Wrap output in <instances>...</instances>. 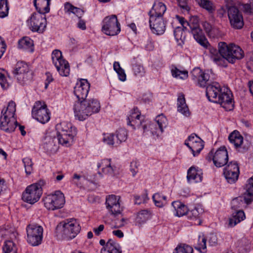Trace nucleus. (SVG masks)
Here are the masks:
<instances>
[{
  "label": "nucleus",
  "mask_w": 253,
  "mask_h": 253,
  "mask_svg": "<svg viewBox=\"0 0 253 253\" xmlns=\"http://www.w3.org/2000/svg\"><path fill=\"white\" fill-rule=\"evenodd\" d=\"M218 45V50L210 47L211 58L218 66L226 67L227 62L233 64L244 56L243 50L238 45L233 43L227 44L225 42H220Z\"/></svg>",
  "instance_id": "nucleus-1"
},
{
  "label": "nucleus",
  "mask_w": 253,
  "mask_h": 253,
  "mask_svg": "<svg viewBox=\"0 0 253 253\" xmlns=\"http://www.w3.org/2000/svg\"><path fill=\"white\" fill-rule=\"evenodd\" d=\"M100 109V102L94 98L77 102L74 107L75 116L80 121H84L93 114L98 113Z\"/></svg>",
  "instance_id": "nucleus-2"
},
{
  "label": "nucleus",
  "mask_w": 253,
  "mask_h": 253,
  "mask_svg": "<svg viewBox=\"0 0 253 253\" xmlns=\"http://www.w3.org/2000/svg\"><path fill=\"white\" fill-rule=\"evenodd\" d=\"M44 184V181L40 180L36 183L28 186L22 193V200L31 205L37 203L42 195V187Z\"/></svg>",
  "instance_id": "nucleus-3"
},
{
  "label": "nucleus",
  "mask_w": 253,
  "mask_h": 253,
  "mask_svg": "<svg viewBox=\"0 0 253 253\" xmlns=\"http://www.w3.org/2000/svg\"><path fill=\"white\" fill-rule=\"evenodd\" d=\"M32 117L44 124L47 123L50 119V112L47 108V105L43 101L35 102L32 110Z\"/></svg>",
  "instance_id": "nucleus-4"
},
{
  "label": "nucleus",
  "mask_w": 253,
  "mask_h": 253,
  "mask_svg": "<svg viewBox=\"0 0 253 253\" xmlns=\"http://www.w3.org/2000/svg\"><path fill=\"white\" fill-rule=\"evenodd\" d=\"M44 206L48 210L55 211L62 208L65 203L64 194L60 191H56L43 199Z\"/></svg>",
  "instance_id": "nucleus-5"
},
{
  "label": "nucleus",
  "mask_w": 253,
  "mask_h": 253,
  "mask_svg": "<svg viewBox=\"0 0 253 253\" xmlns=\"http://www.w3.org/2000/svg\"><path fill=\"white\" fill-rule=\"evenodd\" d=\"M102 32L106 35L114 36L121 31V25L116 15L105 17L102 22Z\"/></svg>",
  "instance_id": "nucleus-6"
},
{
  "label": "nucleus",
  "mask_w": 253,
  "mask_h": 253,
  "mask_svg": "<svg viewBox=\"0 0 253 253\" xmlns=\"http://www.w3.org/2000/svg\"><path fill=\"white\" fill-rule=\"evenodd\" d=\"M206 159L210 162L213 161L214 165L220 168L227 164L228 155L225 147H221L215 151L213 149L208 154Z\"/></svg>",
  "instance_id": "nucleus-7"
},
{
  "label": "nucleus",
  "mask_w": 253,
  "mask_h": 253,
  "mask_svg": "<svg viewBox=\"0 0 253 253\" xmlns=\"http://www.w3.org/2000/svg\"><path fill=\"white\" fill-rule=\"evenodd\" d=\"M52 63L61 76L67 77L70 74V68L68 62L64 59L61 52L54 50L52 53Z\"/></svg>",
  "instance_id": "nucleus-8"
},
{
  "label": "nucleus",
  "mask_w": 253,
  "mask_h": 253,
  "mask_svg": "<svg viewBox=\"0 0 253 253\" xmlns=\"http://www.w3.org/2000/svg\"><path fill=\"white\" fill-rule=\"evenodd\" d=\"M27 242L33 246L41 244L42 239L43 228L35 224H30L26 228Z\"/></svg>",
  "instance_id": "nucleus-9"
},
{
  "label": "nucleus",
  "mask_w": 253,
  "mask_h": 253,
  "mask_svg": "<svg viewBox=\"0 0 253 253\" xmlns=\"http://www.w3.org/2000/svg\"><path fill=\"white\" fill-rule=\"evenodd\" d=\"M30 29L33 32L42 33L45 30L47 22L45 15L41 13H34L27 20Z\"/></svg>",
  "instance_id": "nucleus-10"
},
{
  "label": "nucleus",
  "mask_w": 253,
  "mask_h": 253,
  "mask_svg": "<svg viewBox=\"0 0 253 253\" xmlns=\"http://www.w3.org/2000/svg\"><path fill=\"white\" fill-rule=\"evenodd\" d=\"M62 227L63 235L68 239L75 238L80 231V227L74 219H66L60 222L57 227Z\"/></svg>",
  "instance_id": "nucleus-11"
},
{
  "label": "nucleus",
  "mask_w": 253,
  "mask_h": 253,
  "mask_svg": "<svg viewBox=\"0 0 253 253\" xmlns=\"http://www.w3.org/2000/svg\"><path fill=\"white\" fill-rule=\"evenodd\" d=\"M228 16L230 24L234 28L240 29L244 25L243 18L239 9L235 6L227 7Z\"/></svg>",
  "instance_id": "nucleus-12"
},
{
  "label": "nucleus",
  "mask_w": 253,
  "mask_h": 253,
  "mask_svg": "<svg viewBox=\"0 0 253 253\" xmlns=\"http://www.w3.org/2000/svg\"><path fill=\"white\" fill-rule=\"evenodd\" d=\"M120 198L114 195H109L106 199V208L114 216L121 214L123 208L121 207Z\"/></svg>",
  "instance_id": "nucleus-13"
},
{
  "label": "nucleus",
  "mask_w": 253,
  "mask_h": 253,
  "mask_svg": "<svg viewBox=\"0 0 253 253\" xmlns=\"http://www.w3.org/2000/svg\"><path fill=\"white\" fill-rule=\"evenodd\" d=\"M239 173L238 164L235 161L229 162L224 169V175L227 182L230 183H234L238 180Z\"/></svg>",
  "instance_id": "nucleus-14"
},
{
  "label": "nucleus",
  "mask_w": 253,
  "mask_h": 253,
  "mask_svg": "<svg viewBox=\"0 0 253 253\" xmlns=\"http://www.w3.org/2000/svg\"><path fill=\"white\" fill-rule=\"evenodd\" d=\"M185 144L191 150L193 156H197L203 149L204 141L195 134H192L185 140Z\"/></svg>",
  "instance_id": "nucleus-15"
},
{
  "label": "nucleus",
  "mask_w": 253,
  "mask_h": 253,
  "mask_svg": "<svg viewBox=\"0 0 253 253\" xmlns=\"http://www.w3.org/2000/svg\"><path fill=\"white\" fill-rule=\"evenodd\" d=\"M90 84L86 80L81 79L78 81L74 87V94L80 102L86 99L89 90Z\"/></svg>",
  "instance_id": "nucleus-16"
},
{
  "label": "nucleus",
  "mask_w": 253,
  "mask_h": 253,
  "mask_svg": "<svg viewBox=\"0 0 253 253\" xmlns=\"http://www.w3.org/2000/svg\"><path fill=\"white\" fill-rule=\"evenodd\" d=\"M191 76L192 80L200 87L208 86L210 78L208 73L202 71L199 68H195L191 71Z\"/></svg>",
  "instance_id": "nucleus-17"
},
{
  "label": "nucleus",
  "mask_w": 253,
  "mask_h": 253,
  "mask_svg": "<svg viewBox=\"0 0 253 253\" xmlns=\"http://www.w3.org/2000/svg\"><path fill=\"white\" fill-rule=\"evenodd\" d=\"M167 124V118L163 115H159L154 122L149 125V128L153 135L158 137L162 133L163 128L166 127Z\"/></svg>",
  "instance_id": "nucleus-18"
},
{
  "label": "nucleus",
  "mask_w": 253,
  "mask_h": 253,
  "mask_svg": "<svg viewBox=\"0 0 253 253\" xmlns=\"http://www.w3.org/2000/svg\"><path fill=\"white\" fill-rule=\"evenodd\" d=\"M232 95L227 89H224L219 94L215 103H219L226 111L232 110L234 108Z\"/></svg>",
  "instance_id": "nucleus-19"
},
{
  "label": "nucleus",
  "mask_w": 253,
  "mask_h": 253,
  "mask_svg": "<svg viewBox=\"0 0 253 253\" xmlns=\"http://www.w3.org/2000/svg\"><path fill=\"white\" fill-rule=\"evenodd\" d=\"M29 68L28 65L24 62H18L13 73L18 82L24 84L27 80V74Z\"/></svg>",
  "instance_id": "nucleus-20"
},
{
  "label": "nucleus",
  "mask_w": 253,
  "mask_h": 253,
  "mask_svg": "<svg viewBox=\"0 0 253 253\" xmlns=\"http://www.w3.org/2000/svg\"><path fill=\"white\" fill-rule=\"evenodd\" d=\"M150 27L153 33L156 35H162L166 30V22L163 18H149Z\"/></svg>",
  "instance_id": "nucleus-21"
},
{
  "label": "nucleus",
  "mask_w": 253,
  "mask_h": 253,
  "mask_svg": "<svg viewBox=\"0 0 253 253\" xmlns=\"http://www.w3.org/2000/svg\"><path fill=\"white\" fill-rule=\"evenodd\" d=\"M18 126L16 118H8L1 117L0 118V129L6 132L10 133L14 131Z\"/></svg>",
  "instance_id": "nucleus-22"
},
{
  "label": "nucleus",
  "mask_w": 253,
  "mask_h": 253,
  "mask_svg": "<svg viewBox=\"0 0 253 253\" xmlns=\"http://www.w3.org/2000/svg\"><path fill=\"white\" fill-rule=\"evenodd\" d=\"M222 91L220 85L217 83L207 86L206 96L209 101L215 102L218 97L219 94Z\"/></svg>",
  "instance_id": "nucleus-23"
},
{
  "label": "nucleus",
  "mask_w": 253,
  "mask_h": 253,
  "mask_svg": "<svg viewBox=\"0 0 253 253\" xmlns=\"http://www.w3.org/2000/svg\"><path fill=\"white\" fill-rule=\"evenodd\" d=\"M194 39L202 46L209 49L210 52V47L211 46L207 39H206L204 33L200 27L195 28L191 30Z\"/></svg>",
  "instance_id": "nucleus-24"
},
{
  "label": "nucleus",
  "mask_w": 253,
  "mask_h": 253,
  "mask_svg": "<svg viewBox=\"0 0 253 253\" xmlns=\"http://www.w3.org/2000/svg\"><path fill=\"white\" fill-rule=\"evenodd\" d=\"M167 9L165 4L160 1H155L149 12L150 17L163 18Z\"/></svg>",
  "instance_id": "nucleus-25"
},
{
  "label": "nucleus",
  "mask_w": 253,
  "mask_h": 253,
  "mask_svg": "<svg viewBox=\"0 0 253 253\" xmlns=\"http://www.w3.org/2000/svg\"><path fill=\"white\" fill-rule=\"evenodd\" d=\"M203 172L201 169L194 166L191 167L187 171V180L188 181L199 182L203 178Z\"/></svg>",
  "instance_id": "nucleus-26"
},
{
  "label": "nucleus",
  "mask_w": 253,
  "mask_h": 253,
  "mask_svg": "<svg viewBox=\"0 0 253 253\" xmlns=\"http://www.w3.org/2000/svg\"><path fill=\"white\" fill-rule=\"evenodd\" d=\"M177 102V111L186 117H189L190 115V112L186 103L185 95L183 93L178 94Z\"/></svg>",
  "instance_id": "nucleus-27"
},
{
  "label": "nucleus",
  "mask_w": 253,
  "mask_h": 253,
  "mask_svg": "<svg viewBox=\"0 0 253 253\" xmlns=\"http://www.w3.org/2000/svg\"><path fill=\"white\" fill-rule=\"evenodd\" d=\"M100 168L102 172L105 174L110 175H113L116 170V167L111 164V159L102 160L97 166Z\"/></svg>",
  "instance_id": "nucleus-28"
},
{
  "label": "nucleus",
  "mask_w": 253,
  "mask_h": 253,
  "mask_svg": "<svg viewBox=\"0 0 253 253\" xmlns=\"http://www.w3.org/2000/svg\"><path fill=\"white\" fill-rule=\"evenodd\" d=\"M50 0H34V4L38 13L45 14L49 12Z\"/></svg>",
  "instance_id": "nucleus-29"
},
{
  "label": "nucleus",
  "mask_w": 253,
  "mask_h": 253,
  "mask_svg": "<svg viewBox=\"0 0 253 253\" xmlns=\"http://www.w3.org/2000/svg\"><path fill=\"white\" fill-rule=\"evenodd\" d=\"M56 128L58 132H63V133L71 134L74 135H76L77 134L76 128L70 122H61L56 126Z\"/></svg>",
  "instance_id": "nucleus-30"
},
{
  "label": "nucleus",
  "mask_w": 253,
  "mask_h": 253,
  "mask_svg": "<svg viewBox=\"0 0 253 253\" xmlns=\"http://www.w3.org/2000/svg\"><path fill=\"white\" fill-rule=\"evenodd\" d=\"M203 212L202 209L196 207L191 211H188L187 215L189 219L195 221L194 224L200 225L202 223L201 217Z\"/></svg>",
  "instance_id": "nucleus-31"
},
{
  "label": "nucleus",
  "mask_w": 253,
  "mask_h": 253,
  "mask_svg": "<svg viewBox=\"0 0 253 253\" xmlns=\"http://www.w3.org/2000/svg\"><path fill=\"white\" fill-rule=\"evenodd\" d=\"M122 251L119 245L112 239H109L106 243L105 247L101 250V253H121Z\"/></svg>",
  "instance_id": "nucleus-32"
},
{
  "label": "nucleus",
  "mask_w": 253,
  "mask_h": 253,
  "mask_svg": "<svg viewBox=\"0 0 253 253\" xmlns=\"http://www.w3.org/2000/svg\"><path fill=\"white\" fill-rule=\"evenodd\" d=\"M16 105L15 102L10 101L7 107L3 108L1 112V117H7L8 118H16L15 112Z\"/></svg>",
  "instance_id": "nucleus-33"
},
{
  "label": "nucleus",
  "mask_w": 253,
  "mask_h": 253,
  "mask_svg": "<svg viewBox=\"0 0 253 253\" xmlns=\"http://www.w3.org/2000/svg\"><path fill=\"white\" fill-rule=\"evenodd\" d=\"M151 216L152 213L150 210H141L138 211L136 214L135 218L136 223L141 226L151 218Z\"/></svg>",
  "instance_id": "nucleus-34"
},
{
  "label": "nucleus",
  "mask_w": 253,
  "mask_h": 253,
  "mask_svg": "<svg viewBox=\"0 0 253 253\" xmlns=\"http://www.w3.org/2000/svg\"><path fill=\"white\" fill-rule=\"evenodd\" d=\"M75 136L71 134L63 133V132H58L57 133V138L59 143L66 146H69L72 144Z\"/></svg>",
  "instance_id": "nucleus-35"
},
{
  "label": "nucleus",
  "mask_w": 253,
  "mask_h": 253,
  "mask_svg": "<svg viewBox=\"0 0 253 253\" xmlns=\"http://www.w3.org/2000/svg\"><path fill=\"white\" fill-rule=\"evenodd\" d=\"M246 191L244 193L247 203L253 201V176L249 178L245 186Z\"/></svg>",
  "instance_id": "nucleus-36"
},
{
  "label": "nucleus",
  "mask_w": 253,
  "mask_h": 253,
  "mask_svg": "<svg viewBox=\"0 0 253 253\" xmlns=\"http://www.w3.org/2000/svg\"><path fill=\"white\" fill-rule=\"evenodd\" d=\"M172 206L174 209L176 216L180 217L187 214L188 209L183 203L178 201H174L172 203Z\"/></svg>",
  "instance_id": "nucleus-37"
},
{
  "label": "nucleus",
  "mask_w": 253,
  "mask_h": 253,
  "mask_svg": "<svg viewBox=\"0 0 253 253\" xmlns=\"http://www.w3.org/2000/svg\"><path fill=\"white\" fill-rule=\"evenodd\" d=\"M229 140L233 144L235 148H238L240 147L243 142V137L237 130H234L232 132L228 137Z\"/></svg>",
  "instance_id": "nucleus-38"
},
{
  "label": "nucleus",
  "mask_w": 253,
  "mask_h": 253,
  "mask_svg": "<svg viewBox=\"0 0 253 253\" xmlns=\"http://www.w3.org/2000/svg\"><path fill=\"white\" fill-rule=\"evenodd\" d=\"M245 214L243 211H236L233 213L232 216L229 219V225L231 227L235 226L237 224L245 219Z\"/></svg>",
  "instance_id": "nucleus-39"
},
{
  "label": "nucleus",
  "mask_w": 253,
  "mask_h": 253,
  "mask_svg": "<svg viewBox=\"0 0 253 253\" xmlns=\"http://www.w3.org/2000/svg\"><path fill=\"white\" fill-rule=\"evenodd\" d=\"M204 29L208 35L211 38H215L219 35V30L218 28L212 26L209 23L205 21L202 23Z\"/></svg>",
  "instance_id": "nucleus-40"
},
{
  "label": "nucleus",
  "mask_w": 253,
  "mask_h": 253,
  "mask_svg": "<svg viewBox=\"0 0 253 253\" xmlns=\"http://www.w3.org/2000/svg\"><path fill=\"white\" fill-rule=\"evenodd\" d=\"M34 43L29 37H24L19 41L18 47L25 50H29L31 52L34 51Z\"/></svg>",
  "instance_id": "nucleus-41"
},
{
  "label": "nucleus",
  "mask_w": 253,
  "mask_h": 253,
  "mask_svg": "<svg viewBox=\"0 0 253 253\" xmlns=\"http://www.w3.org/2000/svg\"><path fill=\"white\" fill-rule=\"evenodd\" d=\"M251 203H247L245 200V195L234 199L231 202V207L232 209L238 211V209L243 207L245 204L248 205Z\"/></svg>",
  "instance_id": "nucleus-42"
},
{
  "label": "nucleus",
  "mask_w": 253,
  "mask_h": 253,
  "mask_svg": "<svg viewBox=\"0 0 253 253\" xmlns=\"http://www.w3.org/2000/svg\"><path fill=\"white\" fill-rule=\"evenodd\" d=\"M172 76L176 78L184 80L188 78V73L186 70L181 71L178 69L176 67L172 66L171 69Z\"/></svg>",
  "instance_id": "nucleus-43"
},
{
  "label": "nucleus",
  "mask_w": 253,
  "mask_h": 253,
  "mask_svg": "<svg viewBox=\"0 0 253 253\" xmlns=\"http://www.w3.org/2000/svg\"><path fill=\"white\" fill-rule=\"evenodd\" d=\"M196 1L201 7L211 13L213 12L215 10L212 2L210 0H196Z\"/></svg>",
  "instance_id": "nucleus-44"
},
{
  "label": "nucleus",
  "mask_w": 253,
  "mask_h": 253,
  "mask_svg": "<svg viewBox=\"0 0 253 253\" xmlns=\"http://www.w3.org/2000/svg\"><path fill=\"white\" fill-rule=\"evenodd\" d=\"M173 253H193V249L188 245L180 244L175 248Z\"/></svg>",
  "instance_id": "nucleus-45"
},
{
  "label": "nucleus",
  "mask_w": 253,
  "mask_h": 253,
  "mask_svg": "<svg viewBox=\"0 0 253 253\" xmlns=\"http://www.w3.org/2000/svg\"><path fill=\"white\" fill-rule=\"evenodd\" d=\"M184 29L180 27H177L174 31V36L177 42L179 44L183 43L185 39V35L184 32Z\"/></svg>",
  "instance_id": "nucleus-46"
},
{
  "label": "nucleus",
  "mask_w": 253,
  "mask_h": 253,
  "mask_svg": "<svg viewBox=\"0 0 253 253\" xmlns=\"http://www.w3.org/2000/svg\"><path fill=\"white\" fill-rule=\"evenodd\" d=\"M25 167V170L27 175H30L33 171V163L30 158H24L22 160Z\"/></svg>",
  "instance_id": "nucleus-47"
},
{
  "label": "nucleus",
  "mask_w": 253,
  "mask_h": 253,
  "mask_svg": "<svg viewBox=\"0 0 253 253\" xmlns=\"http://www.w3.org/2000/svg\"><path fill=\"white\" fill-rule=\"evenodd\" d=\"M4 253H17L14 243L11 241H6L3 247Z\"/></svg>",
  "instance_id": "nucleus-48"
},
{
  "label": "nucleus",
  "mask_w": 253,
  "mask_h": 253,
  "mask_svg": "<svg viewBox=\"0 0 253 253\" xmlns=\"http://www.w3.org/2000/svg\"><path fill=\"white\" fill-rule=\"evenodd\" d=\"M144 117L140 116V117L137 118L136 120H134L132 123L129 125L131 126L133 128H139L141 126L144 130L146 131L147 129V126L145 124H144Z\"/></svg>",
  "instance_id": "nucleus-49"
},
{
  "label": "nucleus",
  "mask_w": 253,
  "mask_h": 253,
  "mask_svg": "<svg viewBox=\"0 0 253 253\" xmlns=\"http://www.w3.org/2000/svg\"><path fill=\"white\" fill-rule=\"evenodd\" d=\"M206 242L207 239L204 236H200L199 237L198 244L195 247V249L203 253L206 251Z\"/></svg>",
  "instance_id": "nucleus-50"
},
{
  "label": "nucleus",
  "mask_w": 253,
  "mask_h": 253,
  "mask_svg": "<svg viewBox=\"0 0 253 253\" xmlns=\"http://www.w3.org/2000/svg\"><path fill=\"white\" fill-rule=\"evenodd\" d=\"M8 13V0H0V17L4 18Z\"/></svg>",
  "instance_id": "nucleus-51"
},
{
  "label": "nucleus",
  "mask_w": 253,
  "mask_h": 253,
  "mask_svg": "<svg viewBox=\"0 0 253 253\" xmlns=\"http://www.w3.org/2000/svg\"><path fill=\"white\" fill-rule=\"evenodd\" d=\"M6 75L8 76L7 71L0 68V84L3 88H7L9 86V84L7 81Z\"/></svg>",
  "instance_id": "nucleus-52"
},
{
  "label": "nucleus",
  "mask_w": 253,
  "mask_h": 253,
  "mask_svg": "<svg viewBox=\"0 0 253 253\" xmlns=\"http://www.w3.org/2000/svg\"><path fill=\"white\" fill-rule=\"evenodd\" d=\"M141 115V113L139 112L138 109L136 107L134 108L132 110H131L130 115L127 117V125H129L132 123V122L136 120L137 118L140 117Z\"/></svg>",
  "instance_id": "nucleus-53"
},
{
  "label": "nucleus",
  "mask_w": 253,
  "mask_h": 253,
  "mask_svg": "<svg viewBox=\"0 0 253 253\" xmlns=\"http://www.w3.org/2000/svg\"><path fill=\"white\" fill-rule=\"evenodd\" d=\"M132 70L134 75L136 76L142 77H143L145 75V69L143 66L140 64H133L132 66Z\"/></svg>",
  "instance_id": "nucleus-54"
},
{
  "label": "nucleus",
  "mask_w": 253,
  "mask_h": 253,
  "mask_svg": "<svg viewBox=\"0 0 253 253\" xmlns=\"http://www.w3.org/2000/svg\"><path fill=\"white\" fill-rule=\"evenodd\" d=\"M127 131L124 128H120L116 132V137L120 142L125 141L127 139Z\"/></svg>",
  "instance_id": "nucleus-55"
},
{
  "label": "nucleus",
  "mask_w": 253,
  "mask_h": 253,
  "mask_svg": "<svg viewBox=\"0 0 253 253\" xmlns=\"http://www.w3.org/2000/svg\"><path fill=\"white\" fill-rule=\"evenodd\" d=\"M187 25L190 27L191 30L200 27L199 18L197 16H194L191 17L187 23Z\"/></svg>",
  "instance_id": "nucleus-56"
},
{
  "label": "nucleus",
  "mask_w": 253,
  "mask_h": 253,
  "mask_svg": "<svg viewBox=\"0 0 253 253\" xmlns=\"http://www.w3.org/2000/svg\"><path fill=\"white\" fill-rule=\"evenodd\" d=\"M152 198L156 206L161 208L164 206L162 201V195L160 193H155L153 195Z\"/></svg>",
  "instance_id": "nucleus-57"
},
{
  "label": "nucleus",
  "mask_w": 253,
  "mask_h": 253,
  "mask_svg": "<svg viewBox=\"0 0 253 253\" xmlns=\"http://www.w3.org/2000/svg\"><path fill=\"white\" fill-rule=\"evenodd\" d=\"M44 147L47 152L50 153H54L57 149V146L52 139H50L48 143L44 144Z\"/></svg>",
  "instance_id": "nucleus-58"
},
{
  "label": "nucleus",
  "mask_w": 253,
  "mask_h": 253,
  "mask_svg": "<svg viewBox=\"0 0 253 253\" xmlns=\"http://www.w3.org/2000/svg\"><path fill=\"white\" fill-rule=\"evenodd\" d=\"M139 164L137 161H132L130 165V171L133 176H134L138 171Z\"/></svg>",
  "instance_id": "nucleus-59"
},
{
  "label": "nucleus",
  "mask_w": 253,
  "mask_h": 253,
  "mask_svg": "<svg viewBox=\"0 0 253 253\" xmlns=\"http://www.w3.org/2000/svg\"><path fill=\"white\" fill-rule=\"evenodd\" d=\"M147 194H143L142 196L136 195L134 196V202L135 204L140 205L143 202H145L147 200Z\"/></svg>",
  "instance_id": "nucleus-60"
},
{
  "label": "nucleus",
  "mask_w": 253,
  "mask_h": 253,
  "mask_svg": "<svg viewBox=\"0 0 253 253\" xmlns=\"http://www.w3.org/2000/svg\"><path fill=\"white\" fill-rule=\"evenodd\" d=\"M208 242L210 246H214L217 244V238L216 235L211 234L209 237Z\"/></svg>",
  "instance_id": "nucleus-61"
},
{
  "label": "nucleus",
  "mask_w": 253,
  "mask_h": 253,
  "mask_svg": "<svg viewBox=\"0 0 253 253\" xmlns=\"http://www.w3.org/2000/svg\"><path fill=\"white\" fill-rule=\"evenodd\" d=\"M103 141L105 143L108 145H113L114 143V135L111 134L105 135L103 138Z\"/></svg>",
  "instance_id": "nucleus-62"
},
{
  "label": "nucleus",
  "mask_w": 253,
  "mask_h": 253,
  "mask_svg": "<svg viewBox=\"0 0 253 253\" xmlns=\"http://www.w3.org/2000/svg\"><path fill=\"white\" fill-rule=\"evenodd\" d=\"M75 6L70 3L69 2H66L64 4V11L65 13L69 14L71 13H73Z\"/></svg>",
  "instance_id": "nucleus-63"
},
{
  "label": "nucleus",
  "mask_w": 253,
  "mask_h": 253,
  "mask_svg": "<svg viewBox=\"0 0 253 253\" xmlns=\"http://www.w3.org/2000/svg\"><path fill=\"white\" fill-rule=\"evenodd\" d=\"M127 222V219L124 218H122V219L119 220L115 222V225L114 226V228H120L123 226H124Z\"/></svg>",
  "instance_id": "nucleus-64"
}]
</instances>
